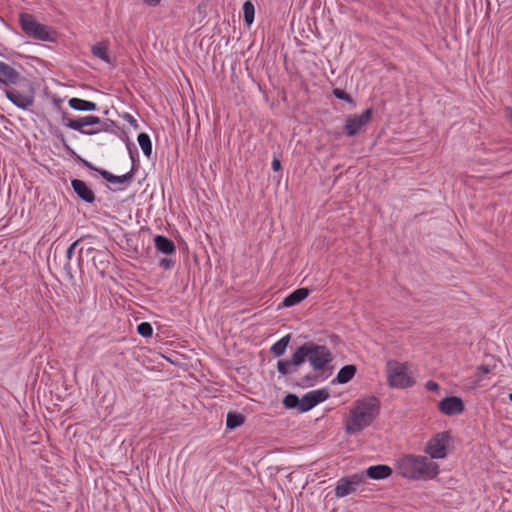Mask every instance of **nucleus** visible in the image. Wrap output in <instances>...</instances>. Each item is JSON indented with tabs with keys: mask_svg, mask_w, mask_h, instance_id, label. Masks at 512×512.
Here are the masks:
<instances>
[{
	"mask_svg": "<svg viewBox=\"0 0 512 512\" xmlns=\"http://www.w3.org/2000/svg\"><path fill=\"white\" fill-rule=\"evenodd\" d=\"M449 441V432H440L428 441L425 452L429 454L431 458L443 459L447 455Z\"/></svg>",
	"mask_w": 512,
	"mask_h": 512,
	"instance_id": "obj_7",
	"label": "nucleus"
},
{
	"mask_svg": "<svg viewBox=\"0 0 512 512\" xmlns=\"http://www.w3.org/2000/svg\"><path fill=\"white\" fill-rule=\"evenodd\" d=\"M335 97H337L338 99H341V100H349V96L346 92H344L343 90L341 89H335L333 91Z\"/></svg>",
	"mask_w": 512,
	"mask_h": 512,
	"instance_id": "obj_31",
	"label": "nucleus"
},
{
	"mask_svg": "<svg viewBox=\"0 0 512 512\" xmlns=\"http://www.w3.org/2000/svg\"><path fill=\"white\" fill-rule=\"evenodd\" d=\"M84 164H85L86 167H88V168H90L92 170H95V171H97L99 173L100 169L95 168L91 163H89L87 161H84Z\"/></svg>",
	"mask_w": 512,
	"mask_h": 512,
	"instance_id": "obj_39",
	"label": "nucleus"
},
{
	"mask_svg": "<svg viewBox=\"0 0 512 512\" xmlns=\"http://www.w3.org/2000/svg\"><path fill=\"white\" fill-rule=\"evenodd\" d=\"M439 410L448 416L458 415L464 410V403L461 398L450 396L442 399L438 404Z\"/></svg>",
	"mask_w": 512,
	"mask_h": 512,
	"instance_id": "obj_12",
	"label": "nucleus"
},
{
	"mask_svg": "<svg viewBox=\"0 0 512 512\" xmlns=\"http://www.w3.org/2000/svg\"><path fill=\"white\" fill-rule=\"evenodd\" d=\"M372 117V110L366 109L361 114L350 115L345 121V132L348 136H355L364 126H366Z\"/></svg>",
	"mask_w": 512,
	"mask_h": 512,
	"instance_id": "obj_10",
	"label": "nucleus"
},
{
	"mask_svg": "<svg viewBox=\"0 0 512 512\" xmlns=\"http://www.w3.org/2000/svg\"><path fill=\"white\" fill-rule=\"evenodd\" d=\"M309 295V289L308 288H298L291 292L289 295H287L280 306L283 307H292L300 302H302L304 299H306Z\"/></svg>",
	"mask_w": 512,
	"mask_h": 512,
	"instance_id": "obj_16",
	"label": "nucleus"
},
{
	"mask_svg": "<svg viewBox=\"0 0 512 512\" xmlns=\"http://www.w3.org/2000/svg\"><path fill=\"white\" fill-rule=\"evenodd\" d=\"M69 106L76 111H95L97 104L80 98H71L68 102Z\"/></svg>",
	"mask_w": 512,
	"mask_h": 512,
	"instance_id": "obj_19",
	"label": "nucleus"
},
{
	"mask_svg": "<svg viewBox=\"0 0 512 512\" xmlns=\"http://www.w3.org/2000/svg\"><path fill=\"white\" fill-rule=\"evenodd\" d=\"M399 475L407 479L427 480L433 479L439 473L437 463L422 455H405L395 464Z\"/></svg>",
	"mask_w": 512,
	"mask_h": 512,
	"instance_id": "obj_2",
	"label": "nucleus"
},
{
	"mask_svg": "<svg viewBox=\"0 0 512 512\" xmlns=\"http://www.w3.org/2000/svg\"><path fill=\"white\" fill-rule=\"evenodd\" d=\"M79 243V240H76L74 241L69 247L68 249L66 250V257L68 260H70L74 254V249L76 248V246L78 245Z\"/></svg>",
	"mask_w": 512,
	"mask_h": 512,
	"instance_id": "obj_30",
	"label": "nucleus"
},
{
	"mask_svg": "<svg viewBox=\"0 0 512 512\" xmlns=\"http://www.w3.org/2000/svg\"><path fill=\"white\" fill-rule=\"evenodd\" d=\"M109 46L106 42H98L92 46L91 52L92 54L101 59L102 61L111 64V58L109 56Z\"/></svg>",
	"mask_w": 512,
	"mask_h": 512,
	"instance_id": "obj_20",
	"label": "nucleus"
},
{
	"mask_svg": "<svg viewBox=\"0 0 512 512\" xmlns=\"http://www.w3.org/2000/svg\"><path fill=\"white\" fill-rule=\"evenodd\" d=\"M318 380V376L317 375H306L305 377L302 378L301 380V385L303 386H311L314 384V382H316Z\"/></svg>",
	"mask_w": 512,
	"mask_h": 512,
	"instance_id": "obj_29",
	"label": "nucleus"
},
{
	"mask_svg": "<svg viewBox=\"0 0 512 512\" xmlns=\"http://www.w3.org/2000/svg\"><path fill=\"white\" fill-rule=\"evenodd\" d=\"M144 2L148 5H156L160 2V0H144Z\"/></svg>",
	"mask_w": 512,
	"mask_h": 512,
	"instance_id": "obj_38",
	"label": "nucleus"
},
{
	"mask_svg": "<svg viewBox=\"0 0 512 512\" xmlns=\"http://www.w3.org/2000/svg\"><path fill=\"white\" fill-rule=\"evenodd\" d=\"M174 265V262L169 258H164L160 261V266L165 269H170Z\"/></svg>",
	"mask_w": 512,
	"mask_h": 512,
	"instance_id": "obj_32",
	"label": "nucleus"
},
{
	"mask_svg": "<svg viewBox=\"0 0 512 512\" xmlns=\"http://www.w3.org/2000/svg\"><path fill=\"white\" fill-rule=\"evenodd\" d=\"M99 174L111 184H128L133 179V169L124 175L116 176L107 170H99Z\"/></svg>",
	"mask_w": 512,
	"mask_h": 512,
	"instance_id": "obj_17",
	"label": "nucleus"
},
{
	"mask_svg": "<svg viewBox=\"0 0 512 512\" xmlns=\"http://www.w3.org/2000/svg\"><path fill=\"white\" fill-rule=\"evenodd\" d=\"M289 341H290L289 335L282 337L280 340H278L275 344L272 345L271 353L277 357L281 356L285 352Z\"/></svg>",
	"mask_w": 512,
	"mask_h": 512,
	"instance_id": "obj_25",
	"label": "nucleus"
},
{
	"mask_svg": "<svg viewBox=\"0 0 512 512\" xmlns=\"http://www.w3.org/2000/svg\"><path fill=\"white\" fill-rule=\"evenodd\" d=\"M127 120L129 121L130 124L137 126V121L134 119L133 116L128 114L127 115Z\"/></svg>",
	"mask_w": 512,
	"mask_h": 512,
	"instance_id": "obj_37",
	"label": "nucleus"
},
{
	"mask_svg": "<svg viewBox=\"0 0 512 512\" xmlns=\"http://www.w3.org/2000/svg\"><path fill=\"white\" fill-rule=\"evenodd\" d=\"M84 164H85L86 167H88V168H90L92 170H95V171H97L99 173L100 169L95 168L91 163H89L87 161H84Z\"/></svg>",
	"mask_w": 512,
	"mask_h": 512,
	"instance_id": "obj_40",
	"label": "nucleus"
},
{
	"mask_svg": "<svg viewBox=\"0 0 512 512\" xmlns=\"http://www.w3.org/2000/svg\"><path fill=\"white\" fill-rule=\"evenodd\" d=\"M277 369L282 375H288L296 372V368L292 366L290 361L280 360L277 363Z\"/></svg>",
	"mask_w": 512,
	"mask_h": 512,
	"instance_id": "obj_27",
	"label": "nucleus"
},
{
	"mask_svg": "<svg viewBox=\"0 0 512 512\" xmlns=\"http://www.w3.org/2000/svg\"><path fill=\"white\" fill-rule=\"evenodd\" d=\"M364 482L363 473H355L338 480L335 487V495L337 497H345L356 491V488Z\"/></svg>",
	"mask_w": 512,
	"mask_h": 512,
	"instance_id": "obj_8",
	"label": "nucleus"
},
{
	"mask_svg": "<svg viewBox=\"0 0 512 512\" xmlns=\"http://www.w3.org/2000/svg\"><path fill=\"white\" fill-rule=\"evenodd\" d=\"M72 188L77 196L87 203H92L95 200L94 192L88 187V185L79 179H73L71 181Z\"/></svg>",
	"mask_w": 512,
	"mask_h": 512,
	"instance_id": "obj_14",
	"label": "nucleus"
},
{
	"mask_svg": "<svg viewBox=\"0 0 512 512\" xmlns=\"http://www.w3.org/2000/svg\"><path fill=\"white\" fill-rule=\"evenodd\" d=\"M332 360L333 356L326 346L309 343L308 362L314 370H324Z\"/></svg>",
	"mask_w": 512,
	"mask_h": 512,
	"instance_id": "obj_6",
	"label": "nucleus"
},
{
	"mask_svg": "<svg viewBox=\"0 0 512 512\" xmlns=\"http://www.w3.org/2000/svg\"><path fill=\"white\" fill-rule=\"evenodd\" d=\"M137 140H138L139 146L141 147V149L143 151V154L146 157H150L152 154V143H151V139H150L149 135L147 133H140L138 135Z\"/></svg>",
	"mask_w": 512,
	"mask_h": 512,
	"instance_id": "obj_23",
	"label": "nucleus"
},
{
	"mask_svg": "<svg viewBox=\"0 0 512 512\" xmlns=\"http://www.w3.org/2000/svg\"><path fill=\"white\" fill-rule=\"evenodd\" d=\"M364 477H369L374 480H381L388 478L392 474V469L388 465L379 464L370 466L366 469Z\"/></svg>",
	"mask_w": 512,
	"mask_h": 512,
	"instance_id": "obj_15",
	"label": "nucleus"
},
{
	"mask_svg": "<svg viewBox=\"0 0 512 512\" xmlns=\"http://www.w3.org/2000/svg\"><path fill=\"white\" fill-rule=\"evenodd\" d=\"M478 371H480L483 375L490 373V368L487 365H481L478 367Z\"/></svg>",
	"mask_w": 512,
	"mask_h": 512,
	"instance_id": "obj_35",
	"label": "nucleus"
},
{
	"mask_svg": "<svg viewBox=\"0 0 512 512\" xmlns=\"http://www.w3.org/2000/svg\"><path fill=\"white\" fill-rule=\"evenodd\" d=\"M5 95L15 106L24 110L34 103V92L30 87L21 91L14 88L6 89Z\"/></svg>",
	"mask_w": 512,
	"mask_h": 512,
	"instance_id": "obj_9",
	"label": "nucleus"
},
{
	"mask_svg": "<svg viewBox=\"0 0 512 512\" xmlns=\"http://www.w3.org/2000/svg\"><path fill=\"white\" fill-rule=\"evenodd\" d=\"M244 416L240 413L229 412L227 414L226 426L228 429H235L244 423Z\"/></svg>",
	"mask_w": 512,
	"mask_h": 512,
	"instance_id": "obj_24",
	"label": "nucleus"
},
{
	"mask_svg": "<svg viewBox=\"0 0 512 512\" xmlns=\"http://www.w3.org/2000/svg\"><path fill=\"white\" fill-rule=\"evenodd\" d=\"M271 166H272V169L274 171H279L281 169V162L279 159L277 158H274L272 163H271Z\"/></svg>",
	"mask_w": 512,
	"mask_h": 512,
	"instance_id": "obj_34",
	"label": "nucleus"
},
{
	"mask_svg": "<svg viewBox=\"0 0 512 512\" xmlns=\"http://www.w3.org/2000/svg\"><path fill=\"white\" fill-rule=\"evenodd\" d=\"M21 76L13 67L5 62L0 61V83L5 85H16L19 83Z\"/></svg>",
	"mask_w": 512,
	"mask_h": 512,
	"instance_id": "obj_13",
	"label": "nucleus"
},
{
	"mask_svg": "<svg viewBox=\"0 0 512 512\" xmlns=\"http://www.w3.org/2000/svg\"><path fill=\"white\" fill-rule=\"evenodd\" d=\"M387 383L392 388L406 389L415 383L406 363L389 360L386 363Z\"/></svg>",
	"mask_w": 512,
	"mask_h": 512,
	"instance_id": "obj_4",
	"label": "nucleus"
},
{
	"mask_svg": "<svg viewBox=\"0 0 512 512\" xmlns=\"http://www.w3.org/2000/svg\"><path fill=\"white\" fill-rule=\"evenodd\" d=\"M379 410V400L376 397L357 400L345 420L346 433L353 435L370 426L378 416Z\"/></svg>",
	"mask_w": 512,
	"mask_h": 512,
	"instance_id": "obj_1",
	"label": "nucleus"
},
{
	"mask_svg": "<svg viewBox=\"0 0 512 512\" xmlns=\"http://www.w3.org/2000/svg\"><path fill=\"white\" fill-rule=\"evenodd\" d=\"M509 399L512 402V393L509 394Z\"/></svg>",
	"mask_w": 512,
	"mask_h": 512,
	"instance_id": "obj_41",
	"label": "nucleus"
},
{
	"mask_svg": "<svg viewBox=\"0 0 512 512\" xmlns=\"http://www.w3.org/2000/svg\"><path fill=\"white\" fill-rule=\"evenodd\" d=\"M19 23L24 33L33 39L39 41H50L52 39L50 28L39 23L31 14H20Z\"/></svg>",
	"mask_w": 512,
	"mask_h": 512,
	"instance_id": "obj_5",
	"label": "nucleus"
},
{
	"mask_svg": "<svg viewBox=\"0 0 512 512\" xmlns=\"http://www.w3.org/2000/svg\"><path fill=\"white\" fill-rule=\"evenodd\" d=\"M154 243L156 249L163 254L169 255L175 252V245L173 241L168 239L166 236L157 235L154 238Z\"/></svg>",
	"mask_w": 512,
	"mask_h": 512,
	"instance_id": "obj_18",
	"label": "nucleus"
},
{
	"mask_svg": "<svg viewBox=\"0 0 512 512\" xmlns=\"http://www.w3.org/2000/svg\"><path fill=\"white\" fill-rule=\"evenodd\" d=\"M506 116H507L509 122L512 124V109H510V108L506 109Z\"/></svg>",
	"mask_w": 512,
	"mask_h": 512,
	"instance_id": "obj_36",
	"label": "nucleus"
},
{
	"mask_svg": "<svg viewBox=\"0 0 512 512\" xmlns=\"http://www.w3.org/2000/svg\"><path fill=\"white\" fill-rule=\"evenodd\" d=\"M355 373L356 367L354 365L343 366L336 376V381L340 384H345L354 377Z\"/></svg>",
	"mask_w": 512,
	"mask_h": 512,
	"instance_id": "obj_22",
	"label": "nucleus"
},
{
	"mask_svg": "<svg viewBox=\"0 0 512 512\" xmlns=\"http://www.w3.org/2000/svg\"><path fill=\"white\" fill-rule=\"evenodd\" d=\"M243 15L245 23L247 26H250L254 21L255 7L249 0L245 1L243 4Z\"/></svg>",
	"mask_w": 512,
	"mask_h": 512,
	"instance_id": "obj_26",
	"label": "nucleus"
},
{
	"mask_svg": "<svg viewBox=\"0 0 512 512\" xmlns=\"http://www.w3.org/2000/svg\"><path fill=\"white\" fill-rule=\"evenodd\" d=\"M426 388L427 390L429 391H439L440 389V386L438 383L434 382V381H428L426 383Z\"/></svg>",
	"mask_w": 512,
	"mask_h": 512,
	"instance_id": "obj_33",
	"label": "nucleus"
},
{
	"mask_svg": "<svg viewBox=\"0 0 512 512\" xmlns=\"http://www.w3.org/2000/svg\"><path fill=\"white\" fill-rule=\"evenodd\" d=\"M329 397L327 389L313 390L306 393L302 398L296 394H288L283 399V405L287 409H296L300 413L307 412L325 401Z\"/></svg>",
	"mask_w": 512,
	"mask_h": 512,
	"instance_id": "obj_3",
	"label": "nucleus"
},
{
	"mask_svg": "<svg viewBox=\"0 0 512 512\" xmlns=\"http://www.w3.org/2000/svg\"><path fill=\"white\" fill-rule=\"evenodd\" d=\"M309 356V343H305L300 346L292 355L290 363L294 368L302 364L305 360H308Z\"/></svg>",
	"mask_w": 512,
	"mask_h": 512,
	"instance_id": "obj_21",
	"label": "nucleus"
},
{
	"mask_svg": "<svg viewBox=\"0 0 512 512\" xmlns=\"http://www.w3.org/2000/svg\"><path fill=\"white\" fill-rule=\"evenodd\" d=\"M100 122H101V120L98 116L88 115V116L80 117L78 119L69 120L68 122L65 123V126L70 129L79 131L80 133L85 134V135H93V134L98 133L99 129L86 130L85 127L97 125V124H100Z\"/></svg>",
	"mask_w": 512,
	"mask_h": 512,
	"instance_id": "obj_11",
	"label": "nucleus"
},
{
	"mask_svg": "<svg viewBox=\"0 0 512 512\" xmlns=\"http://www.w3.org/2000/svg\"><path fill=\"white\" fill-rule=\"evenodd\" d=\"M137 332L141 336L147 338V337L152 336L153 328H152L150 322H141L137 327Z\"/></svg>",
	"mask_w": 512,
	"mask_h": 512,
	"instance_id": "obj_28",
	"label": "nucleus"
}]
</instances>
